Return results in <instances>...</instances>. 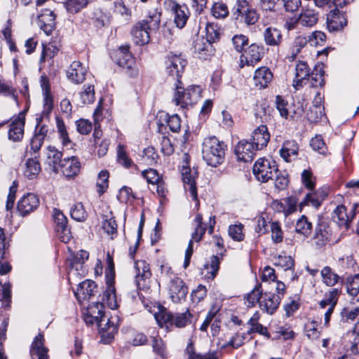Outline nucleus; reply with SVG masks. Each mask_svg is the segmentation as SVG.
Instances as JSON below:
<instances>
[{"mask_svg": "<svg viewBox=\"0 0 359 359\" xmlns=\"http://www.w3.org/2000/svg\"><path fill=\"white\" fill-rule=\"evenodd\" d=\"M194 222L196 223V227L191 234V239L189 241V242H191L192 246L194 241L199 242L202 239L206 230L205 226L203 224V217L201 214H198L196 216Z\"/></svg>", "mask_w": 359, "mask_h": 359, "instance_id": "79ce46f5", "label": "nucleus"}, {"mask_svg": "<svg viewBox=\"0 0 359 359\" xmlns=\"http://www.w3.org/2000/svg\"><path fill=\"white\" fill-rule=\"evenodd\" d=\"M88 4V0H67L66 8L69 13H78Z\"/></svg>", "mask_w": 359, "mask_h": 359, "instance_id": "69168bd1", "label": "nucleus"}, {"mask_svg": "<svg viewBox=\"0 0 359 359\" xmlns=\"http://www.w3.org/2000/svg\"><path fill=\"white\" fill-rule=\"evenodd\" d=\"M274 187L277 191L284 190L288 184L289 180L287 179V177L278 171H276V173L274 174Z\"/></svg>", "mask_w": 359, "mask_h": 359, "instance_id": "0e129e2a", "label": "nucleus"}, {"mask_svg": "<svg viewBox=\"0 0 359 359\" xmlns=\"http://www.w3.org/2000/svg\"><path fill=\"white\" fill-rule=\"evenodd\" d=\"M347 24L344 15L334 9L327 16V26L330 32L341 30Z\"/></svg>", "mask_w": 359, "mask_h": 359, "instance_id": "4be33fe9", "label": "nucleus"}, {"mask_svg": "<svg viewBox=\"0 0 359 359\" xmlns=\"http://www.w3.org/2000/svg\"><path fill=\"white\" fill-rule=\"evenodd\" d=\"M164 6L173 15L174 22L179 29L183 28L189 17V11L185 4H180L175 0H165Z\"/></svg>", "mask_w": 359, "mask_h": 359, "instance_id": "20e7f679", "label": "nucleus"}, {"mask_svg": "<svg viewBox=\"0 0 359 359\" xmlns=\"http://www.w3.org/2000/svg\"><path fill=\"white\" fill-rule=\"evenodd\" d=\"M81 164L78 158L75 156L70 158H65L61 165H60V170L67 178L74 177L77 175L80 171Z\"/></svg>", "mask_w": 359, "mask_h": 359, "instance_id": "b1692460", "label": "nucleus"}, {"mask_svg": "<svg viewBox=\"0 0 359 359\" xmlns=\"http://www.w3.org/2000/svg\"><path fill=\"white\" fill-rule=\"evenodd\" d=\"M276 105L280 116L285 119L294 118L296 115L301 116L303 111L302 108L292 111L288 103L280 95L276 97Z\"/></svg>", "mask_w": 359, "mask_h": 359, "instance_id": "c85d7f7f", "label": "nucleus"}, {"mask_svg": "<svg viewBox=\"0 0 359 359\" xmlns=\"http://www.w3.org/2000/svg\"><path fill=\"white\" fill-rule=\"evenodd\" d=\"M270 137L267 127L265 125H260L252 131L251 140L257 148L262 149L266 147Z\"/></svg>", "mask_w": 359, "mask_h": 359, "instance_id": "bb28decb", "label": "nucleus"}, {"mask_svg": "<svg viewBox=\"0 0 359 359\" xmlns=\"http://www.w3.org/2000/svg\"><path fill=\"white\" fill-rule=\"evenodd\" d=\"M320 273L323 282L330 287L335 285L341 280L339 276L329 266L323 267Z\"/></svg>", "mask_w": 359, "mask_h": 359, "instance_id": "ea45409f", "label": "nucleus"}, {"mask_svg": "<svg viewBox=\"0 0 359 359\" xmlns=\"http://www.w3.org/2000/svg\"><path fill=\"white\" fill-rule=\"evenodd\" d=\"M87 68L78 60L73 61L66 71L67 79L74 84L82 83L86 79Z\"/></svg>", "mask_w": 359, "mask_h": 359, "instance_id": "9b49d317", "label": "nucleus"}, {"mask_svg": "<svg viewBox=\"0 0 359 359\" xmlns=\"http://www.w3.org/2000/svg\"><path fill=\"white\" fill-rule=\"evenodd\" d=\"M263 290L261 284H257L253 290L246 297L247 305L248 307L254 306L259 303L263 296Z\"/></svg>", "mask_w": 359, "mask_h": 359, "instance_id": "49530a36", "label": "nucleus"}, {"mask_svg": "<svg viewBox=\"0 0 359 359\" xmlns=\"http://www.w3.org/2000/svg\"><path fill=\"white\" fill-rule=\"evenodd\" d=\"M205 39L212 43H215L219 39L221 29L217 24L214 22H208L205 27Z\"/></svg>", "mask_w": 359, "mask_h": 359, "instance_id": "3c124183", "label": "nucleus"}, {"mask_svg": "<svg viewBox=\"0 0 359 359\" xmlns=\"http://www.w3.org/2000/svg\"><path fill=\"white\" fill-rule=\"evenodd\" d=\"M312 230V224L308 220V218L302 215L296 222L295 231L304 236H309Z\"/></svg>", "mask_w": 359, "mask_h": 359, "instance_id": "a18cd8bd", "label": "nucleus"}, {"mask_svg": "<svg viewBox=\"0 0 359 359\" xmlns=\"http://www.w3.org/2000/svg\"><path fill=\"white\" fill-rule=\"evenodd\" d=\"M226 146L215 137L205 138L203 143V158L208 165L217 167L222 163Z\"/></svg>", "mask_w": 359, "mask_h": 359, "instance_id": "f03ea898", "label": "nucleus"}, {"mask_svg": "<svg viewBox=\"0 0 359 359\" xmlns=\"http://www.w3.org/2000/svg\"><path fill=\"white\" fill-rule=\"evenodd\" d=\"M298 16L300 25L306 27H313L318 20V13L310 8L302 9Z\"/></svg>", "mask_w": 359, "mask_h": 359, "instance_id": "c9c22d12", "label": "nucleus"}, {"mask_svg": "<svg viewBox=\"0 0 359 359\" xmlns=\"http://www.w3.org/2000/svg\"><path fill=\"white\" fill-rule=\"evenodd\" d=\"M273 74L270 69L266 67L257 69L254 74L255 84L259 88H266L272 81Z\"/></svg>", "mask_w": 359, "mask_h": 359, "instance_id": "473e14b6", "label": "nucleus"}, {"mask_svg": "<svg viewBox=\"0 0 359 359\" xmlns=\"http://www.w3.org/2000/svg\"><path fill=\"white\" fill-rule=\"evenodd\" d=\"M346 337L351 344L350 350L354 354H359V333L350 331Z\"/></svg>", "mask_w": 359, "mask_h": 359, "instance_id": "774afa93", "label": "nucleus"}, {"mask_svg": "<svg viewBox=\"0 0 359 359\" xmlns=\"http://www.w3.org/2000/svg\"><path fill=\"white\" fill-rule=\"evenodd\" d=\"M99 135H100V132L97 131V129L95 128V131H94V134H93L94 137H95V144L97 147H98V149H97L98 156H103L107 154V152L108 151L109 141L106 139L100 140Z\"/></svg>", "mask_w": 359, "mask_h": 359, "instance_id": "4d7b16f0", "label": "nucleus"}, {"mask_svg": "<svg viewBox=\"0 0 359 359\" xmlns=\"http://www.w3.org/2000/svg\"><path fill=\"white\" fill-rule=\"evenodd\" d=\"M259 148L252 143L245 140L238 142L235 148V153L240 161H251Z\"/></svg>", "mask_w": 359, "mask_h": 359, "instance_id": "ddd939ff", "label": "nucleus"}, {"mask_svg": "<svg viewBox=\"0 0 359 359\" xmlns=\"http://www.w3.org/2000/svg\"><path fill=\"white\" fill-rule=\"evenodd\" d=\"M233 11L236 19H240L248 25L255 24L259 19L256 10L250 7L245 0H238Z\"/></svg>", "mask_w": 359, "mask_h": 359, "instance_id": "39448f33", "label": "nucleus"}, {"mask_svg": "<svg viewBox=\"0 0 359 359\" xmlns=\"http://www.w3.org/2000/svg\"><path fill=\"white\" fill-rule=\"evenodd\" d=\"M262 57V48L256 44H251L241 56V65L243 67L254 66Z\"/></svg>", "mask_w": 359, "mask_h": 359, "instance_id": "6ab92c4d", "label": "nucleus"}, {"mask_svg": "<svg viewBox=\"0 0 359 359\" xmlns=\"http://www.w3.org/2000/svg\"><path fill=\"white\" fill-rule=\"evenodd\" d=\"M307 39L311 46H322L325 41L326 36L320 31H315L309 35Z\"/></svg>", "mask_w": 359, "mask_h": 359, "instance_id": "e2e57ef3", "label": "nucleus"}, {"mask_svg": "<svg viewBox=\"0 0 359 359\" xmlns=\"http://www.w3.org/2000/svg\"><path fill=\"white\" fill-rule=\"evenodd\" d=\"M264 39L266 45L278 46L282 41V34L279 29L275 27H267L264 33Z\"/></svg>", "mask_w": 359, "mask_h": 359, "instance_id": "4c0bfd02", "label": "nucleus"}, {"mask_svg": "<svg viewBox=\"0 0 359 359\" xmlns=\"http://www.w3.org/2000/svg\"><path fill=\"white\" fill-rule=\"evenodd\" d=\"M117 63L120 67L127 69L130 76L135 77L138 75L139 71L135 67L134 58L128 53L127 48H123L118 53Z\"/></svg>", "mask_w": 359, "mask_h": 359, "instance_id": "aec40b11", "label": "nucleus"}, {"mask_svg": "<svg viewBox=\"0 0 359 359\" xmlns=\"http://www.w3.org/2000/svg\"><path fill=\"white\" fill-rule=\"evenodd\" d=\"M80 97L83 104L93 103L95 100L94 86L91 85L84 86L83 90L80 93Z\"/></svg>", "mask_w": 359, "mask_h": 359, "instance_id": "052dcab7", "label": "nucleus"}, {"mask_svg": "<svg viewBox=\"0 0 359 359\" xmlns=\"http://www.w3.org/2000/svg\"><path fill=\"white\" fill-rule=\"evenodd\" d=\"M359 314V303H351L344 307L341 311V315L343 318L347 320H354Z\"/></svg>", "mask_w": 359, "mask_h": 359, "instance_id": "8fccbe9b", "label": "nucleus"}, {"mask_svg": "<svg viewBox=\"0 0 359 359\" xmlns=\"http://www.w3.org/2000/svg\"><path fill=\"white\" fill-rule=\"evenodd\" d=\"M70 215L73 219L78 222L85 221L87 218V212L81 203H77L71 208Z\"/></svg>", "mask_w": 359, "mask_h": 359, "instance_id": "6e6d98bb", "label": "nucleus"}, {"mask_svg": "<svg viewBox=\"0 0 359 359\" xmlns=\"http://www.w3.org/2000/svg\"><path fill=\"white\" fill-rule=\"evenodd\" d=\"M323 199V196L319 191L310 192L306 195L304 201L300 203V206L311 205L313 207L318 208Z\"/></svg>", "mask_w": 359, "mask_h": 359, "instance_id": "de8ad7c7", "label": "nucleus"}, {"mask_svg": "<svg viewBox=\"0 0 359 359\" xmlns=\"http://www.w3.org/2000/svg\"><path fill=\"white\" fill-rule=\"evenodd\" d=\"M39 198L32 193L24 195L18 201L17 209L22 217L35 211L39 205Z\"/></svg>", "mask_w": 359, "mask_h": 359, "instance_id": "9d476101", "label": "nucleus"}, {"mask_svg": "<svg viewBox=\"0 0 359 359\" xmlns=\"http://www.w3.org/2000/svg\"><path fill=\"white\" fill-rule=\"evenodd\" d=\"M62 153L53 147H48L46 152V163L55 172L60 171V165L62 161Z\"/></svg>", "mask_w": 359, "mask_h": 359, "instance_id": "72a5a7b5", "label": "nucleus"}, {"mask_svg": "<svg viewBox=\"0 0 359 359\" xmlns=\"http://www.w3.org/2000/svg\"><path fill=\"white\" fill-rule=\"evenodd\" d=\"M212 43L203 36H198L194 44V53L199 58L207 60L215 53V48Z\"/></svg>", "mask_w": 359, "mask_h": 359, "instance_id": "dca6fc26", "label": "nucleus"}, {"mask_svg": "<svg viewBox=\"0 0 359 359\" xmlns=\"http://www.w3.org/2000/svg\"><path fill=\"white\" fill-rule=\"evenodd\" d=\"M25 116L19 115L11 120L10 128L8 130V138L18 142L22 139L24 135Z\"/></svg>", "mask_w": 359, "mask_h": 359, "instance_id": "5701e85b", "label": "nucleus"}, {"mask_svg": "<svg viewBox=\"0 0 359 359\" xmlns=\"http://www.w3.org/2000/svg\"><path fill=\"white\" fill-rule=\"evenodd\" d=\"M299 147L295 141H285L280 150V156L287 162H290L297 158Z\"/></svg>", "mask_w": 359, "mask_h": 359, "instance_id": "7c9ffc66", "label": "nucleus"}, {"mask_svg": "<svg viewBox=\"0 0 359 359\" xmlns=\"http://www.w3.org/2000/svg\"><path fill=\"white\" fill-rule=\"evenodd\" d=\"M107 287L103 293L102 304H106L111 309H116L118 307V303L115 292V287L113 285L112 278H109L107 275Z\"/></svg>", "mask_w": 359, "mask_h": 359, "instance_id": "c756f323", "label": "nucleus"}, {"mask_svg": "<svg viewBox=\"0 0 359 359\" xmlns=\"http://www.w3.org/2000/svg\"><path fill=\"white\" fill-rule=\"evenodd\" d=\"M53 219L57 225V231L60 235V240L64 243H67L71 237V232L67 226V218L57 209L53 210Z\"/></svg>", "mask_w": 359, "mask_h": 359, "instance_id": "2eb2a0df", "label": "nucleus"}, {"mask_svg": "<svg viewBox=\"0 0 359 359\" xmlns=\"http://www.w3.org/2000/svg\"><path fill=\"white\" fill-rule=\"evenodd\" d=\"M201 93V90L198 86H190L184 90L176 84V91L172 102L176 106H180L182 109L187 108L199 100Z\"/></svg>", "mask_w": 359, "mask_h": 359, "instance_id": "7ed1b4c3", "label": "nucleus"}, {"mask_svg": "<svg viewBox=\"0 0 359 359\" xmlns=\"http://www.w3.org/2000/svg\"><path fill=\"white\" fill-rule=\"evenodd\" d=\"M44 339L41 334L36 335L32 344L30 355L32 359H48V348L44 346Z\"/></svg>", "mask_w": 359, "mask_h": 359, "instance_id": "a878e982", "label": "nucleus"}, {"mask_svg": "<svg viewBox=\"0 0 359 359\" xmlns=\"http://www.w3.org/2000/svg\"><path fill=\"white\" fill-rule=\"evenodd\" d=\"M160 22L161 14L155 12L145 20L137 23L131 31L134 42L141 46L148 43L150 39V32L158 29Z\"/></svg>", "mask_w": 359, "mask_h": 359, "instance_id": "f257e3e1", "label": "nucleus"}, {"mask_svg": "<svg viewBox=\"0 0 359 359\" xmlns=\"http://www.w3.org/2000/svg\"><path fill=\"white\" fill-rule=\"evenodd\" d=\"M117 161L126 168H129L133 164V161L128 157L125 147L122 144H119L117 147Z\"/></svg>", "mask_w": 359, "mask_h": 359, "instance_id": "13d9d810", "label": "nucleus"}, {"mask_svg": "<svg viewBox=\"0 0 359 359\" xmlns=\"http://www.w3.org/2000/svg\"><path fill=\"white\" fill-rule=\"evenodd\" d=\"M89 254L87 251L80 250L76 254L72 253L68 258L70 266V273H78L85 276L86 270L84 268L85 262L88 259Z\"/></svg>", "mask_w": 359, "mask_h": 359, "instance_id": "f8f14e48", "label": "nucleus"}, {"mask_svg": "<svg viewBox=\"0 0 359 359\" xmlns=\"http://www.w3.org/2000/svg\"><path fill=\"white\" fill-rule=\"evenodd\" d=\"M166 65V71L169 76L176 79V81L180 83V78L184 72L187 61L180 55H172L168 57Z\"/></svg>", "mask_w": 359, "mask_h": 359, "instance_id": "1a4fd4ad", "label": "nucleus"}, {"mask_svg": "<svg viewBox=\"0 0 359 359\" xmlns=\"http://www.w3.org/2000/svg\"><path fill=\"white\" fill-rule=\"evenodd\" d=\"M307 43H309L307 36L303 35L297 36L294 39L292 44L289 47L286 58L289 61H293Z\"/></svg>", "mask_w": 359, "mask_h": 359, "instance_id": "f704fd0d", "label": "nucleus"}, {"mask_svg": "<svg viewBox=\"0 0 359 359\" xmlns=\"http://www.w3.org/2000/svg\"><path fill=\"white\" fill-rule=\"evenodd\" d=\"M154 318L159 325L162 328H165L167 330L170 327H172L173 315L170 313L164 307H160L158 311L155 313Z\"/></svg>", "mask_w": 359, "mask_h": 359, "instance_id": "e433bc0d", "label": "nucleus"}, {"mask_svg": "<svg viewBox=\"0 0 359 359\" xmlns=\"http://www.w3.org/2000/svg\"><path fill=\"white\" fill-rule=\"evenodd\" d=\"M55 120L57 132L59 133L60 139L61 140L63 146H67L70 144L71 141L69 137V135L67 131V128L63 120L58 116L55 118Z\"/></svg>", "mask_w": 359, "mask_h": 359, "instance_id": "864d4df0", "label": "nucleus"}, {"mask_svg": "<svg viewBox=\"0 0 359 359\" xmlns=\"http://www.w3.org/2000/svg\"><path fill=\"white\" fill-rule=\"evenodd\" d=\"M168 290L169 297L172 302L181 303L186 299L188 287L181 278L178 277L171 278L168 285Z\"/></svg>", "mask_w": 359, "mask_h": 359, "instance_id": "0eeeda50", "label": "nucleus"}, {"mask_svg": "<svg viewBox=\"0 0 359 359\" xmlns=\"http://www.w3.org/2000/svg\"><path fill=\"white\" fill-rule=\"evenodd\" d=\"M97 285L90 280H86L81 283L74 292V294L79 302L90 299L96 292Z\"/></svg>", "mask_w": 359, "mask_h": 359, "instance_id": "393cba45", "label": "nucleus"}, {"mask_svg": "<svg viewBox=\"0 0 359 359\" xmlns=\"http://www.w3.org/2000/svg\"><path fill=\"white\" fill-rule=\"evenodd\" d=\"M280 302V297L271 292L264 293L259 302V308L262 311L272 315L278 309Z\"/></svg>", "mask_w": 359, "mask_h": 359, "instance_id": "412c9836", "label": "nucleus"}, {"mask_svg": "<svg viewBox=\"0 0 359 359\" xmlns=\"http://www.w3.org/2000/svg\"><path fill=\"white\" fill-rule=\"evenodd\" d=\"M219 263L217 256L213 255L210 257V261L204 265V270L206 271L205 278L212 280L215 278L219 269Z\"/></svg>", "mask_w": 359, "mask_h": 359, "instance_id": "a19ab883", "label": "nucleus"}, {"mask_svg": "<svg viewBox=\"0 0 359 359\" xmlns=\"http://www.w3.org/2000/svg\"><path fill=\"white\" fill-rule=\"evenodd\" d=\"M98 327L102 332H107L109 335H113L117 331L114 322L105 316L100 320Z\"/></svg>", "mask_w": 359, "mask_h": 359, "instance_id": "5fc2aeb1", "label": "nucleus"}, {"mask_svg": "<svg viewBox=\"0 0 359 359\" xmlns=\"http://www.w3.org/2000/svg\"><path fill=\"white\" fill-rule=\"evenodd\" d=\"M332 234V230L326 223H319L316 229L314 236L316 243L318 245H325L328 241H330Z\"/></svg>", "mask_w": 359, "mask_h": 359, "instance_id": "2f4dec72", "label": "nucleus"}, {"mask_svg": "<svg viewBox=\"0 0 359 359\" xmlns=\"http://www.w3.org/2000/svg\"><path fill=\"white\" fill-rule=\"evenodd\" d=\"M142 158L147 164L152 165L157 163L158 155L154 147H148L144 149Z\"/></svg>", "mask_w": 359, "mask_h": 359, "instance_id": "338daca9", "label": "nucleus"}, {"mask_svg": "<svg viewBox=\"0 0 359 359\" xmlns=\"http://www.w3.org/2000/svg\"><path fill=\"white\" fill-rule=\"evenodd\" d=\"M310 76V69L306 62H299L296 65L295 77L293 81V87L296 90L300 89L308 81Z\"/></svg>", "mask_w": 359, "mask_h": 359, "instance_id": "cd10ccee", "label": "nucleus"}, {"mask_svg": "<svg viewBox=\"0 0 359 359\" xmlns=\"http://www.w3.org/2000/svg\"><path fill=\"white\" fill-rule=\"evenodd\" d=\"M278 168L274 163H271L265 158H259L253 166V173L257 180L262 182H266L269 180H273L274 174Z\"/></svg>", "mask_w": 359, "mask_h": 359, "instance_id": "423d86ee", "label": "nucleus"}, {"mask_svg": "<svg viewBox=\"0 0 359 359\" xmlns=\"http://www.w3.org/2000/svg\"><path fill=\"white\" fill-rule=\"evenodd\" d=\"M346 290L348 294L353 297L351 303H359V274L347 278Z\"/></svg>", "mask_w": 359, "mask_h": 359, "instance_id": "58836bf2", "label": "nucleus"}, {"mask_svg": "<svg viewBox=\"0 0 359 359\" xmlns=\"http://www.w3.org/2000/svg\"><path fill=\"white\" fill-rule=\"evenodd\" d=\"M182 180L184 183V189L190 193L191 198L198 203L197 189L196 186L195 179L196 172L188 168H184L182 171Z\"/></svg>", "mask_w": 359, "mask_h": 359, "instance_id": "f3484780", "label": "nucleus"}, {"mask_svg": "<svg viewBox=\"0 0 359 359\" xmlns=\"http://www.w3.org/2000/svg\"><path fill=\"white\" fill-rule=\"evenodd\" d=\"M191 314L187 310L184 313H178L173 316V318L172 320V325L179 328L184 327L188 323H191Z\"/></svg>", "mask_w": 359, "mask_h": 359, "instance_id": "603ef678", "label": "nucleus"}, {"mask_svg": "<svg viewBox=\"0 0 359 359\" xmlns=\"http://www.w3.org/2000/svg\"><path fill=\"white\" fill-rule=\"evenodd\" d=\"M135 269L136 271L135 283L137 287L139 289H143L147 287V281L151 276L149 265L144 260H137L135 262Z\"/></svg>", "mask_w": 359, "mask_h": 359, "instance_id": "4468645a", "label": "nucleus"}, {"mask_svg": "<svg viewBox=\"0 0 359 359\" xmlns=\"http://www.w3.org/2000/svg\"><path fill=\"white\" fill-rule=\"evenodd\" d=\"M212 14L215 18H224L228 15L229 10L225 4L217 2L212 7Z\"/></svg>", "mask_w": 359, "mask_h": 359, "instance_id": "680f3d73", "label": "nucleus"}, {"mask_svg": "<svg viewBox=\"0 0 359 359\" xmlns=\"http://www.w3.org/2000/svg\"><path fill=\"white\" fill-rule=\"evenodd\" d=\"M317 321L312 320H309L304 325V331L307 337L310 339H317L320 336V331L317 329Z\"/></svg>", "mask_w": 359, "mask_h": 359, "instance_id": "bf43d9fd", "label": "nucleus"}, {"mask_svg": "<svg viewBox=\"0 0 359 359\" xmlns=\"http://www.w3.org/2000/svg\"><path fill=\"white\" fill-rule=\"evenodd\" d=\"M160 118L165 121L172 132L177 133L180 130L181 119L177 114L169 116L168 114H163Z\"/></svg>", "mask_w": 359, "mask_h": 359, "instance_id": "09e8293b", "label": "nucleus"}, {"mask_svg": "<svg viewBox=\"0 0 359 359\" xmlns=\"http://www.w3.org/2000/svg\"><path fill=\"white\" fill-rule=\"evenodd\" d=\"M37 25L46 35H50L55 27V15L49 10L45 9L37 16Z\"/></svg>", "mask_w": 359, "mask_h": 359, "instance_id": "a211bd4d", "label": "nucleus"}, {"mask_svg": "<svg viewBox=\"0 0 359 359\" xmlns=\"http://www.w3.org/2000/svg\"><path fill=\"white\" fill-rule=\"evenodd\" d=\"M324 69L323 64H318L316 65L313 71L312 72L311 76V84L312 87H322L324 86Z\"/></svg>", "mask_w": 359, "mask_h": 359, "instance_id": "c03bdc74", "label": "nucleus"}, {"mask_svg": "<svg viewBox=\"0 0 359 359\" xmlns=\"http://www.w3.org/2000/svg\"><path fill=\"white\" fill-rule=\"evenodd\" d=\"M357 207L358 204H353L348 212L344 205H338L334 210L333 219L338 223L339 226H344L347 229L350 222L355 215V211Z\"/></svg>", "mask_w": 359, "mask_h": 359, "instance_id": "6e6552de", "label": "nucleus"}, {"mask_svg": "<svg viewBox=\"0 0 359 359\" xmlns=\"http://www.w3.org/2000/svg\"><path fill=\"white\" fill-rule=\"evenodd\" d=\"M41 171L40 163L35 158H29L25 163L24 175L28 179H33Z\"/></svg>", "mask_w": 359, "mask_h": 359, "instance_id": "37998d69", "label": "nucleus"}]
</instances>
